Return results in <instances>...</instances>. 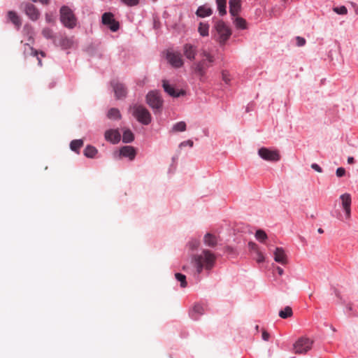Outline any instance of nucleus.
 I'll use <instances>...</instances> for the list:
<instances>
[{
  "mask_svg": "<svg viewBox=\"0 0 358 358\" xmlns=\"http://www.w3.org/2000/svg\"><path fill=\"white\" fill-rule=\"evenodd\" d=\"M203 241L207 246L212 248L215 247L217 243L216 236L210 233H208L204 236Z\"/></svg>",
  "mask_w": 358,
  "mask_h": 358,
  "instance_id": "nucleus-20",
  "label": "nucleus"
},
{
  "mask_svg": "<svg viewBox=\"0 0 358 358\" xmlns=\"http://www.w3.org/2000/svg\"><path fill=\"white\" fill-rule=\"evenodd\" d=\"M135 119L143 124H148L151 122L150 113H133Z\"/></svg>",
  "mask_w": 358,
  "mask_h": 358,
  "instance_id": "nucleus-19",
  "label": "nucleus"
},
{
  "mask_svg": "<svg viewBox=\"0 0 358 358\" xmlns=\"http://www.w3.org/2000/svg\"><path fill=\"white\" fill-rule=\"evenodd\" d=\"M274 260L282 264L286 265L288 263L287 256L282 248H276L274 252Z\"/></svg>",
  "mask_w": 358,
  "mask_h": 358,
  "instance_id": "nucleus-15",
  "label": "nucleus"
},
{
  "mask_svg": "<svg viewBox=\"0 0 358 358\" xmlns=\"http://www.w3.org/2000/svg\"><path fill=\"white\" fill-rule=\"evenodd\" d=\"M133 112H148L147 110L144 108L142 105H135L134 106V111Z\"/></svg>",
  "mask_w": 358,
  "mask_h": 358,
  "instance_id": "nucleus-37",
  "label": "nucleus"
},
{
  "mask_svg": "<svg viewBox=\"0 0 358 358\" xmlns=\"http://www.w3.org/2000/svg\"><path fill=\"white\" fill-rule=\"evenodd\" d=\"M183 54L187 59L194 60L197 54V46L191 43L185 44L183 46Z\"/></svg>",
  "mask_w": 358,
  "mask_h": 358,
  "instance_id": "nucleus-13",
  "label": "nucleus"
},
{
  "mask_svg": "<svg viewBox=\"0 0 358 358\" xmlns=\"http://www.w3.org/2000/svg\"><path fill=\"white\" fill-rule=\"evenodd\" d=\"M162 86L164 91L172 97H179L185 94V92L182 90L175 89L174 87L169 83L166 80L162 81Z\"/></svg>",
  "mask_w": 358,
  "mask_h": 358,
  "instance_id": "nucleus-12",
  "label": "nucleus"
},
{
  "mask_svg": "<svg viewBox=\"0 0 358 358\" xmlns=\"http://www.w3.org/2000/svg\"><path fill=\"white\" fill-rule=\"evenodd\" d=\"M269 337H270L269 334L266 331L264 330L262 331V338H263V340L267 341H268Z\"/></svg>",
  "mask_w": 358,
  "mask_h": 358,
  "instance_id": "nucleus-47",
  "label": "nucleus"
},
{
  "mask_svg": "<svg viewBox=\"0 0 358 358\" xmlns=\"http://www.w3.org/2000/svg\"><path fill=\"white\" fill-rule=\"evenodd\" d=\"M257 254V257H256V260L257 262L260 263V262H263L264 261V257L263 255V254L259 250L256 252Z\"/></svg>",
  "mask_w": 358,
  "mask_h": 358,
  "instance_id": "nucleus-43",
  "label": "nucleus"
},
{
  "mask_svg": "<svg viewBox=\"0 0 358 358\" xmlns=\"http://www.w3.org/2000/svg\"><path fill=\"white\" fill-rule=\"evenodd\" d=\"M296 45L299 47L303 46L306 44V40L301 36L296 37Z\"/></svg>",
  "mask_w": 358,
  "mask_h": 358,
  "instance_id": "nucleus-39",
  "label": "nucleus"
},
{
  "mask_svg": "<svg viewBox=\"0 0 358 358\" xmlns=\"http://www.w3.org/2000/svg\"><path fill=\"white\" fill-rule=\"evenodd\" d=\"M147 102L153 109H159L163 101L157 92H150L147 95Z\"/></svg>",
  "mask_w": 358,
  "mask_h": 358,
  "instance_id": "nucleus-9",
  "label": "nucleus"
},
{
  "mask_svg": "<svg viewBox=\"0 0 358 358\" xmlns=\"http://www.w3.org/2000/svg\"><path fill=\"white\" fill-rule=\"evenodd\" d=\"M258 154L263 159L266 161L277 162L280 158L277 150H272L266 148H260Z\"/></svg>",
  "mask_w": 358,
  "mask_h": 358,
  "instance_id": "nucleus-8",
  "label": "nucleus"
},
{
  "mask_svg": "<svg viewBox=\"0 0 358 358\" xmlns=\"http://www.w3.org/2000/svg\"><path fill=\"white\" fill-rule=\"evenodd\" d=\"M134 134L129 129H126L122 135V141L124 143H131L134 141Z\"/></svg>",
  "mask_w": 358,
  "mask_h": 358,
  "instance_id": "nucleus-25",
  "label": "nucleus"
},
{
  "mask_svg": "<svg viewBox=\"0 0 358 358\" xmlns=\"http://www.w3.org/2000/svg\"><path fill=\"white\" fill-rule=\"evenodd\" d=\"M354 162H355V159H354V158L352 157H349L348 158V164H353Z\"/></svg>",
  "mask_w": 358,
  "mask_h": 358,
  "instance_id": "nucleus-50",
  "label": "nucleus"
},
{
  "mask_svg": "<svg viewBox=\"0 0 358 358\" xmlns=\"http://www.w3.org/2000/svg\"><path fill=\"white\" fill-rule=\"evenodd\" d=\"M120 154L122 157H128L130 160H133L136 156V150L131 146H124L120 149Z\"/></svg>",
  "mask_w": 358,
  "mask_h": 358,
  "instance_id": "nucleus-18",
  "label": "nucleus"
},
{
  "mask_svg": "<svg viewBox=\"0 0 358 358\" xmlns=\"http://www.w3.org/2000/svg\"><path fill=\"white\" fill-rule=\"evenodd\" d=\"M40 54L41 55V56H42V57H45V54H44V52H40Z\"/></svg>",
  "mask_w": 358,
  "mask_h": 358,
  "instance_id": "nucleus-57",
  "label": "nucleus"
},
{
  "mask_svg": "<svg viewBox=\"0 0 358 358\" xmlns=\"http://www.w3.org/2000/svg\"><path fill=\"white\" fill-rule=\"evenodd\" d=\"M213 10L210 8L204 6H199L196 12L197 16L200 17H205L211 15Z\"/></svg>",
  "mask_w": 358,
  "mask_h": 358,
  "instance_id": "nucleus-21",
  "label": "nucleus"
},
{
  "mask_svg": "<svg viewBox=\"0 0 358 358\" xmlns=\"http://www.w3.org/2000/svg\"><path fill=\"white\" fill-rule=\"evenodd\" d=\"M275 269L280 275H282L284 273L283 269L280 266H276Z\"/></svg>",
  "mask_w": 358,
  "mask_h": 358,
  "instance_id": "nucleus-48",
  "label": "nucleus"
},
{
  "mask_svg": "<svg viewBox=\"0 0 358 358\" xmlns=\"http://www.w3.org/2000/svg\"><path fill=\"white\" fill-rule=\"evenodd\" d=\"M59 19L61 23L70 29L76 27L78 19L73 10L68 6H63L59 10Z\"/></svg>",
  "mask_w": 358,
  "mask_h": 358,
  "instance_id": "nucleus-3",
  "label": "nucleus"
},
{
  "mask_svg": "<svg viewBox=\"0 0 358 358\" xmlns=\"http://www.w3.org/2000/svg\"><path fill=\"white\" fill-rule=\"evenodd\" d=\"M236 27L238 29H244L246 28V21L240 17H236L234 20Z\"/></svg>",
  "mask_w": 358,
  "mask_h": 358,
  "instance_id": "nucleus-29",
  "label": "nucleus"
},
{
  "mask_svg": "<svg viewBox=\"0 0 358 358\" xmlns=\"http://www.w3.org/2000/svg\"><path fill=\"white\" fill-rule=\"evenodd\" d=\"M122 1L129 6H134L138 3L139 0H122Z\"/></svg>",
  "mask_w": 358,
  "mask_h": 358,
  "instance_id": "nucleus-36",
  "label": "nucleus"
},
{
  "mask_svg": "<svg viewBox=\"0 0 358 358\" xmlns=\"http://www.w3.org/2000/svg\"><path fill=\"white\" fill-rule=\"evenodd\" d=\"M200 56L202 57L201 59L194 63L192 69L196 75L203 77L207 70L213 65L215 58L213 54L205 49L201 50Z\"/></svg>",
  "mask_w": 358,
  "mask_h": 358,
  "instance_id": "nucleus-2",
  "label": "nucleus"
},
{
  "mask_svg": "<svg viewBox=\"0 0 358 358\" xmlns=\"http://www.w3.org/2000/svg\"><path fill=\"white\" fill-rule=\"evenodd\" d=\"M255 238L260 242H264L267 239V235L264 231L258 229L255 233Z\"/></svg>",
  "mask_w": 358,
  "mask_h": 358,
  "instance_id": "nucleus-30",
  "label": "nucleus"
},
{
  "mask_svg": "<svg viewBox=\"0 0 358 358\" xmlns=\"http://www.w3.org/2000/svg\"><path fill=\"white\" fill-rule=\"evenodd\" d=\"M83 145L82 139L73 140L70 143L71 149L74 152H78L79 149Z\"/></svg>",
  "mask_w": 358,
  "mask_h": 358,
  "instance_id": "nucleus-26",
  "label": "nucleus"
},
{
  "mask_svg": "<svg viewBox=\"0 0 358 358\" xmlns=\"http://www.w3.org/2000/svg\"><path fill=\"white\" fill-rule=\"evenodd\" d=\"M293 314L292 308L289 306H286L284 310H282L279 312V316L281 318L286 319L287 317H290Z\"/></svg>",
  "mask_w": 358,
  "mask_h": 358,
  "instance_id": "nucleus-28",
  "label": "nucleus"
},
{
  "mask_svg": "<svg viewBox=\"0 0 358 358\" xmlns=\"http://www.w3.org/2000/svg\"><path fill=\"white\" fill-rule=\"evenodd\" d=\"M336 173L338 177H343L345 174V170L343 167L338 168Z\"/></svg>",
  "mask_w": 358,
  "mask_h": 358,
  "instance_id": "nucleus-41",
  "label": "nucleus"
},
{
  "mask_svg": "<svg viewBox=\"0 0 358 358\" xmlns=\"http://www.w3.org/2000/svg\"><path fill=\"white\" fill-rule=\"evenodd\" d=\"M186 129V124L185 122H179L173 127V131H184Z\"/></svg>",
  "mask_w": 358,
  "mask_h": 358,
  "instance_id": "nucleus-32",
  "label": "nucleus"
},
{
  "mask_svg": "<svg viewBox=\"0 0 358 358\" xmlns=\"http://www.w3.org/2000/svg\"><path fill=\"white\" fill-rule=\"evenodd\" d=\"M42 35L47 39H53L55 38L53 31L48 27L43 29Z\"/></svg>",
  "mask_w": 358,
  "mask_h": 358,
  "instance_id": "nucleus-31",
  "label": "nucleus"
},
{
  "mask_svg": "<svg viewBox=\"0 0 358 358\" xmlns=\"http://www.w3.org/2000/svg\"><path fill=\"white\" fill-rule=\"evenodd\" d=\"M313 343L310 338L301 337L294 343L293 351L297 355L306 354L312 348Z\"/></svg>",
  "mask_w": 358,
  "mask_h": 358,
  "instance_id": "nucleus-4",
  "label": "nucleus"
},
{
  "mask_svg": "<svg viewBox=\"0 0 358 358\" xmlns=\"http://www.w3.org/2000/svg\"><path fill=\"white\" fill-rule=\"evenodd\" d=\"M222 80L227 83V84H229L231 79H230V77H229V74L227 71H223L222 72Z\"/></svg>",
  "mask_w": 358,
  "mask_h": 358,
  "instance_id": "nucleus-35",
  "label": "nucleus"
},
{
  "mask_svg": "<svg viewBox=\"0 0 358 358\" xmlns=\"http://www.w3.org/2000/svg\"><path fill=\"white\" fill-rule=\"evenodd\" d=\"M111 86L113 89L115 96L117 99H124L127 94V90L125 85L117 80H113L111 82Z\"/></svg>",
  "mask_w": 358,
  "mask_h": 358,
  "instance_id": "nucleus-10",
  "label": "nucleus"
},
{
  "mask_svg": "<svg viewBox=\"0 0 358 358\" xmlns=\"http://www.w3.org/2000/svg\"><path fill=\"white\" fill-rule=\"evenodd\" d=\"M120 134L117 129H109L105 132L106 140L113 144L117 143L120 141Z\"/></svg>",
  "mask_w": 358,
  "mask_h": 358,
  "instance_id": "nucleus-16",
  "label": "nucleus"
},
{
  "mask_svg": "<svg viewBox=\"0 0 358 358\" xmlns=\"http://www.w3.org/2000/svg\"><path fill=\"white\" fill-rule=\"evenodd\" d=\"M45 20H46V22H52L53 21L52 17L49 15H45Z\"/></svg>",
  "mask_w": 358,
  "mask_h": 358,
  "instance_id": "nucleus-49",
  "label": "nucleus"
},
{
  "mask_svg": "<svg viewBox=\"0 0 358 358\" xmlns=\"http://www.w3.org/2000/svg\"><path fill=\"white\" fill-rule=\"evenodd\" d=\"M216 3L220 15L222 16L226 15L227 0H216Z\"/></svg>",
  "mask_w": 358,
  "mask_h": 358,
  "instance_id": "nucleus-23",
  "label": "nucleus"
},
{
  "mask_svg": "<svg viewBox=\"0 0 358 358\" xmlns=\"http://www.w3.org/2000/svg\"><path fill=\"white\" fill-rule=\"evenodd\" d=\"M84 155L88 158H93L97 154V149L92 145H87L84 150Z\"/></svg>",
  "mask_w": 358,
  "mask_h": 358,
  "instance_id": "nucleus-22",
  "label": "nucleus"
},
{
  "mask_svg": "<svg viewBox=\"0 0 358 358\" xmlns=\"http://www.w3.org/2000/svg\"><path fill=\"white\" fill-rule=\"evenodd\" d=\"M103 24L107 26L110 31L115 32L120 28L119 22L115 19L112 13H104L101 17Z\"/></svg>",
  "mask_w": 358,
  "mask_h": 358,
  "instance_id": "nucleus-6",
  "label": "nucleus"
},
{
  "mask_svg": "<svg viewBox=\"0 0 358 358\" xmlns=\"http://www.w3.org/2000/svg\"><path fill=\"white\" fill-rule=\"evenodd\" d=\"M108 117L110 120H119L121 115L120 113H108Z\"/></svg>",
  "mask_w": 358,
  "mask_h": 358,
  "instance_id": "nucleus-40",
  "label": "nucleus"
},
{
  "mask_svg": "<svg viewBox=\"0 0 358 358\" xmlns=\"http://www.w3.org/2000/svg\"><path fill=\"white\" fill-rule=\"evenodd\" d=\"M338 218L339 220H344V219H343V216H342L341 214L339 215V216L338 217Z\"/></svg>",
  "mask_w": 358,
  "mask_h": 358,
  "instance_id": "nucleus-55",
  "label": "nucleus"
},
{
  "mask_svg": "<svg viewBox=\"0 0 358 358\" xmlns=\"http://www.w3.org/2000/svg\"><path fill=\"white\" fill-rule=\"evenodd\" d=\"M193 311L199 315H202L203 313V308L201 305L197 304L194 306Z\"/></svg>",
  "mask_w": 358,
  "mask_h": 358,
  "instance_id": "nucleus-38",
  "label": "nucleus"
},
{
  "mask_svg": "<svg viewBox=\"0 0 358 358\" xmlns=\"http://www.w3.org/2000/svg\"><path fill=\"white\" fill-rule=\"evenodd\" d=\"M352 5L353 6V7L356 8L355 11L358 14V6L354 3H352Z\"/></svg>",
  "mask_w": 358,
  "mask_h": 358,
  "instance_id": "nucleus-52",
  "label": "nucleus"
},
{
  "mask_svg": "<svg viewBox=\"0 0 358 358\" xmlns=\"http://www.w3.org/2000/svg\"><path fill=\"white\" fill-rule=\"evenodd\" d=\"M34 2L38 1V0H32ZM38 1H41L43 3H47L48 2V0H38Z\"/></svg>",
  "mask_w": 358,
  "mask_h": 358,
  "instance_id": "nucleus-51",
  "label": "nucleus"
},
{
  "mask_svg": "<svg viewBox=\"0 0 358 358\" xmlns=\"http://www.w3.org/2000/svg\"><path fill=\"white\" fill-rule=\"evenodd\" d=\"M229 13L234 16L236 17L238 15L241 8V0H230L229 2Z\"/></svg>",
  "mask_w": 358,
  "mask_h": 358,
  "instance_id": "nucleus-17",
  "label": "nucleus"
},
{
  "mask_svg": "<svg viewBox=\"0 0 358 358\" xmlns=\"http://www.w3.org/2000/svg\"><path fill=\"white\" fill-rule=\"evenodd\" d=\"M215 29L218 34L217 41L220 44H224L231 35L230 29L222 21H219L215 25Z\"/></svg>",
  "mask_w": 358,
  "mask_h": 358,
  "instance_id": "nucleus-5",
  "label": "nucleus"
},
{
  "mask_svg": "<svg viewBox=\"0 0 358 358\" xmlns=\"http://www.w3.org/2000/svg\"><path fill=\"white\" fill-rule=\"evenodd\" d=\"M334 11L339 15H345L348 13V10L345 6H342L340 7L334 8Z\"/></svg>",
  "mask_w": 358,
  "mask_h": 358,
  "instance_id": "nucleus-34",
  "label": "nucleus"
},
{
  "mask_svg": "<svg viewBox=\"0 0 358 358\" xmlns=\"http://www.w3.org/2000/svg\"><path fill=\"white\" fill-rule=\"evenodd\" d=\"M176 278L180 282V286L182 287H185L187 286L186 276L183 274L177 273L175 274Z\"/></svg>",
  "mask_w": 358,
  "mask_h": 358,
  "instance_id": "nucleus-33",
  "label": "nucleus"
},
{
  "mask_svg": "<svg viewBox=\"0 0 358 358\" xmlns=\"http://www.w3.org/2000/svg\"><path fill=\"white\" fill-rule=\"evenodd\" d=\"M318 232H319V233H320V234H322V233H323V230H322L321 228H320V229H318Z\"/></svg>",
  "mask_w": 358,
  "mask_h": 358,
  "instance_id": "nucleus-56",
  "label": "nucleus"
},
{
  "mask_svg": "<svg viewBox=\"0 0 358 358\" xmlns=\"http://www.w3.org/2000/svg\"><path fill=\"white\" fill-rule=\"evenodd\" d=\"M340 199L341 201V206L345 213V220H349L351 217V195L348 193H345L340 196Z\"/></svg>",
  "mask_w": 358,
  "mask_h": 358,
  "instance_id": "nucleus-7",
  "label": "nucleus"
},
{
  "mask_svg": "<svg viewBox=\"0 0 358 358\" xmlns=\"http://www.w3.org/2000/svg\"><path fill=\"white\" fill-rule=\"evenodd\" d=\"M248 247L250 250L255 251V252L259 251L257 245L253 242H250L248 243Z\"/></svg>",
  "mask_w": 358,
  "mask_h": 358,
  "instance_id": "nucleus-42",
  "label": "nucleus"
},
{
  "mask_svg": "<svg viewBox=\"0 0 358 358\" xmlns=\"http://www.w3.org/2000/svg\"><path fill=\"white\" fill-rule=\"evenodd\" d=\"M209 25L206 23L201 22L198 31L201 36H207L208 35Z\"/></svg>",
  "mask_w": 358,
  "mask_h": 358,
  "instance_id": "nucleus-27",
  "label": "nucleus"
},
{
  "mask_svg": "<svg viewBox=\"0 0 358 358\" xmlns=\"http://www.w3.org/2000/svg\"><path fill=\"white\" fill-rule=\"evenodd\" d=\"M63 42H64H64H67L68 45L71 43V41H70L69 39H67V38H66V39L63 40Z\"/></svg>",
  "mask_w": 358,
  "mask_h": 358,
  "instance_id": "nucleus-54",
  "label": "nucleus"
},
{
  "mask_svg": "<svg viewBox=\"0 0 358 358\" xmlns=\"http://www.w3.org/2000/svg\"><path fill=\"white\" fill-rule=\"evenodd\" d=\"M194 145V143L192 140H187V141H183L180 144V148H182V147H185V146H189V147H192Z\"/></svg>",
  "mask_w": 358,
  "mask_h": 358,
  "instance_id": "nucleus-45",
  "label": "nucleus"
},
{
  "mask_svg": "<svg viewBox=\"0 0 358 358\" xmlns=\"http://www.w3.org/2000/svg\"><path fill=\"white\" fill-rule=\"evenodd\" d=\"M311 168L318 173L322 172V168L317 164H312Z\"/></svg>",
  "mask_w": 358,
  "mask_h": 358,
  "instance_id": "nucleus-46",
  "label": "nucleus"
},
{
  "mask_svg": "<svg viewBox=\"0 0 358 358\" xmlns=\"http://www.w3.org/2000/svg\"><path fill=\"white\" fill-rule=\"evenodd\" d=\"M8 17L9 18V20L17 27H20V24H21V21L19 18V17L17 16V15L16 14V13H15L14 11H9L8 13Z\"/></svg>",
  "mask_w": 358,
  "mask_h": 358,
  "instance_id": "nucleus-24",
  "label": "nucleus"
},
{
  "mask_svg": "<svg viewBox=\"0 0 358 358\" xmlns=\"http://www.w3.org/2000/svg\"><path fill=\"white\" fill-rule=\"evenodd\" d=\"M182 268H183V270H185L186 269V266H184Z\"/></svg>",
  "mask_w": 358,
  "mask_h": 358,
  "instance_id": "nucleus-58",
  "label": "nucleus"
},
{
  "mask_svg": "<svg viewBox=\"0 0 358 358\" xmlns=\"http://www.w3.org/2000/svg\"><path fill=\"white\" fill-rule=\"evenodd\" d=\"M109 112L113 113V112H119V111L115 108H112V109H110V110Z\"/></svg>",
  "mask_w": 358,
  "mask_h": 358,
  "instance_id": "nucleus-53",
  "label": "nucleus"
},
{
  "mask_svg": "<svg viewBox=\"0 0 358 358\" xmlns=\"http://www.w3.org/2000/svg\"><path fill=\"white\" fill-rule=\"evenodd\" d=\"M166 57L169 62L175 68H180L184 64L181 54L180 52H168Z\"/></svg>",
  "mask_w": 358,
  "mask_h": 358,
  "instance_id": "nucleus-11",
  "label": "nucleus"
},
{
  "mask_svg": "<svg viewBox=\"0 0 358 358\" xmlns=\"http://www.w3.org/2000/svg\"><path fill=\"white\" fill-rule=\"evenodd\" d=\"M215 256L208 250H203L199 255H194L192 259V264L196 268L197 273L199 274L203 268L210 270L215 264Z\"/></svg>",
  "mask_w": 358,
  "mask_h": 358,
  "instance_id": "nucleus-1",
  "label": "nucleus"
},
{
  "mask_svg": "<svg viewBox=\"0 0 358 358\" xmlns=\"http://www.w3.org/2000/svg\"><path fill=\"white\" fill-rule=\"evenodd\" d=\"M29 48L30 49V50H31V54L33 56H34V57H38V51H36V50H34L33 48H30V47H29ZM37 59H38V65H39V66H41V65H42V63H41V59H40L39 57H37Z\"/></svg>",
  "mask_w": 358,
  "mask_h": 358,
  "instance_id": "nucleus-44",
  "label": "nucleus"
},
{
  "mask_svg": "<svg viewBox=\"0 0 358 358\" xmlns=\"http://www.w3.org/2000/svg\"><path fill=\"white\" fill-rule=\"evenodd\" d=\"M24 12L26 15L33 21L37 20L40 17V12L31 3H26L24 6Z\"/></svg>",
  "mask_w": 358,
  "mask_h": 358,
  "instance_id": "nucleus-14",
  "label": "nucleus"
}]
</instances>
